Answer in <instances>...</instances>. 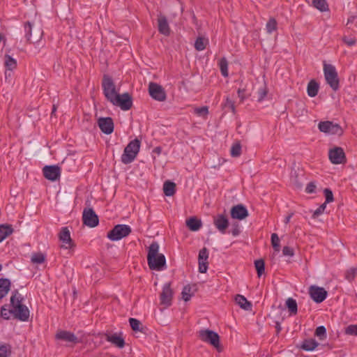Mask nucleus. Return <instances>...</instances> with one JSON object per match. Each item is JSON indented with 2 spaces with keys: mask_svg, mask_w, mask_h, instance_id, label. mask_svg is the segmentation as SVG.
I'll use <instances>...</instances> for the list:
<instances>
[{
  "mask_svg": "<svg viewBox=\"0 0 357 357\" xmlns=\"http://www.w3.org/2000/svg\"><path fill=\"white\" fill-rule=\"evenodd\" d=\"M147 261L151 270L162 271L166 267V259L163 254L159 252V245L152 243L149 249Z\"/></svg>",
  "mask_w": 357,
  "mask_h": 357,
  "instance_id": "f257e3e1",
  "label": "nucleus"
},
{
  "mask_svg": "<svg viewBox=\"0 0 357 357\" xmlns=\"http://www.w3.org/2000/svg\"><path fill=\"white\" fill-rule=\"evenodd\" d=\"M21 295L16 292L10 298L13 314L22 321H27L30 316L29 308L22 304Z\"/></svg>",
  "mask_w": 357,
  "mask_h": 357,
  "instance_id": "f03ea898",
  "label": "nucleus"
},
{
  "mask_svg": "<svg viewBox=\"0 0 357 357\" xmlns=\"http://www.w3.org/2000/svg\"><path fill=\"white\" fill-rule=\"evenodd\" d=\"M140 149V142L139 139H135L126 146L124 149L123 153L121 155V161L123 164H129L132 162L136 158Z\"/></svg>",
  "mask_w": 357,
  "mask_h": 357,
  "instance_id": "7ed1b4c3",
  "label": "nucleus"
},
{
  "mask_svg": "<svg viewBox=\"0 0 357 357\" xmlns=\"http://www.w3.org/2000/svg\"><path fill=\"white\" fill-rule=\"evenodd\" d=\"M131 231L132 229L129 225H116L107 233V237L112 241H117L128 236Z\"/></svg>",
  "mask_w": 357,
  "mask_h": 357,
  "instance_id": "20e7f679",
  "label": "nucleus"
},
{
  "mask_svg": "<svg viewBox=\"0 0 357 357\" xmlns=\"http://www.w3.org/2000/svg\"><path fill=\"white\" fill-rule=\"evenodd\" d=\"M102 88L107 100L112 103L113 100H115V98L119 93H117L115 85L110 77L104 76L102 80Z\"/></svg>",
  "mask_w": 357,
  "mask_h": 357,
  "instance_id": "39448f33",
  "label": "nucleus"
},
{
  "mask_svg": "<svg viewBox=\"0 0 357 357\" xmlns=\"http://www.w3.org/2000/svg\"><path fill=\"white\" fill-rule=\"evenodd\" d=\"M199 338L207 343L211 344L216 349L220 347V337L218 334L211 330H202L199 332Z\"/></svg>",
  "mask_w": 357,
  "mask_h": 357,
  "instance_id": "423d86ee",
  "label": "nucleus"
},
{
  "mask_svg": "<svg viewBox=\"0 0 357 357\" xmlns=\"http://www.w3.org/2000/svg\"><path fill=\"white\" fill-rule=\"evenodd\" d=\"M319 130L328 135H342L343 133L342 128L337 123L331 121H322L318 125Z\"/></svg>",
  "mask_w": 357,
  "mask_h": 357,
  "instance_id": "0eeeda50",
  "label": "nucleus"
},
{
  "mask_svg": "<svg viewBox=\"0 0 357 357\" xmlns=\"http://www.w3.org/2000/svg\"><path fill=\"white\" fill-rule=\"evenodd\" d=\"M324 77L326 83L331 87L333 91L339 89L340 77L335 68H324Z\"/></svg>",
  "mask_w": 357,
  "mask_h": 357,
  "instance_id": "6e6552de",
  "label": "nucleus"
},
{
  "mask_svg": "<svg viewBox=\"0 0 357 357\" xmlns=\"http://www.w3.org/2000/svg\"><path fill=\"white\" fill-rule=\"evenodd\" d=\"M173 295L174 291L171 288V283L165 284L160 294V304L165 308L169 307L172 305Z\"/></svg>",
  "mask_w": 357,
  "mask_h": 357,
  "instance_id": "1a4fd4ad",
  "label": "nucleus"
},
{
  "mask_svg": "<svg viewBox=\"0 0 357 357\" xmlns=\"http://www.w3.org/2000/svg\"><path fill=\"white\" fill-rule=\"evenodd\" d=\"M112 103L125 111L130 109L132 105V98L128 93L118 94Z\"/></svg>",
  "mask_w": 357,
  "mask_h": 357,
  "instance_id": "9d476101",
  "label": "nucleus"
},
{
  "mask_svg": "<svg viewBox=\"0 0 357 357\" xmlns=\"http://www.w3.org/2000/svg\"><path fill=\"white\" fill-rule=\"evenodd\" d=\"M149 92L151 98L158 101L162 102L166 99V93L164 89L156 83H149Z\"/></svg>",
  "mask_w": 357,
  "mask_h": 357,
  "instance_id": "9b49d317",
  "label": "nucleus"
},
{
  "mask_svg": "<svg viewBox=\"0 0 357 357\" xmlns=\"http://www.w3.org/2000/svg\"><path fill=\"white\" fill-rule=\"evenodd\" d=\"M34 24L30 22H27L24 24V32L25 37L28 41L34 42L39 40L43 36V31L40 28L34 31V36L32 34V29L33 28Z\"/></svg>",
  "mask_w": 357,
  "mask_h": 357,
  "instance_id": "f8f14e48",
  "label": "nucleus"
},
{
  "mask_svg": "<svg viewBox=\"0 0 357 357\" xmlns=\"http://www.w3.org/2000/svg\"><path fill=\"white\" fill-rule=\"evenodd\" d=\"M59 241L61 242V248L70 250L74 247V243L70 237V232L68 227H63L59 234Z\"/></svg>",
  "mask_w": 357,
  "mask_h": 357,
  "instance_id": "ddd939ff",
  "label": "nucleus"
},
{
  "mask_svg": "<svg viewBox=\"0 0 357 357\" xmlns=\"http://www.w3.org/2000/svg\"><path fill=\"white\" fill-rule=\"evenodd\" d=\"M82 220L84 224L89 227H94L98 224V218L91 208L84 210Z\"/></svg>",
  "mask_w": 357,
  "mask_h": 357,
  "instance_id": "4468645a",
  "label": "nucleus"
},
{
  "mask_svg": "<svg viewBox=\"0 0 357 357\" xmlns=\"http://www.w3.org/2000/svg\"><path fill=\"white\" fill-rule=\"evenodd\" d=\"M329 159L333 164H342L345 162V155L340 147H335L329 151Z\"/></svg>",
  "mask_w": 357,
  "mask_h": 357,
  "instance_id": "2eb2a0df",
  "label": "nucleus"
},
{
  "mask_svg": "<svg viewBox=\"0 0 357 357\" xmlns=\"http://www.w3.org/2000/svg\"><path fill=\"white\" fill-rule=\"evenodd\" d=\"M309 293L312 299L316 303H321L327 296V291L323 287L317 286H311Z\"/></svg>",
  "mask_w": 357,
  "mask_h": 357,
  "instance_id": "dca6fc26",
  "label": "nucleus"
},
{
  "mask_svg": "<svg viewBox=\"0 0 357 357\" xmlns=\"http://www.w3.org/2000/svg\"><path fill=\"white\" fill-rule=\"evenodd\" d=\"M43 174L47 179L54 181L60 177L61 169L56 165L45 166L43 168Z\"/></svg>",
  "mask_w": 357,
  "mask_h": 357,
  "instance_id": "f3484780",
  "label": "nucleus"
},
{
  "mask_svg": "<svg viewBox=\"0 0 357 357\" xmlns=\"http://www.w3.org/2000/svg\"><path fill=\"white\" fill-rule=\"evenodd\" d=\"M208 252L206 248L199 250L198 256L199 271L202 273H206L208 270Z\"/></svg>",
  "mask_w": 357,
  "mask_h": 357,
  "instance_id": "a211bd4d",
  "label": "nucleus"
},
{
  "mask_svg": "<svg viewBox=\"0 0 357 357\" xmlns=\"http://www.w3.org/2000/svg\"><path fill=\"white\" fill-rule=\"evenodd\" d=\"M57 340L75 344L79 342L78 338L72 333L66 331H59L55 335Z\"/></svg>",
  "mask_w": 357,
  "mask_h": 357,
  "instance_id": "6ab92c4d",
  "label": "nucleus"
},
{
  "mask_svg": "<svg viewBox=\"0 0 357 357\" xmlns=\"http://www.w3.org/2000/svg\"><path fill=\"white\" fill-rule=\"evenodd\" d=\"M98 123L102 132L107 135L111 134L114 130V123L110 117L100 118Z\"/></svg>",
  "mask_w": 357,
  "mask_h": 357,
  "instance_id": "aec40b11",
  "label": "nucleus"
},
{
  "mask_svg": "<svg viewBox=\"0 0 357 357\" xmlns=\"http://www.w3.org/2000/svg\"><path fill=\"white\" fill-rule=\"evenodd\" d=\"M231 216L234 219L243 220L248 216V211L241 204L234 206L231 209Z\"/></svg>",
  "mask_w": 357,
  "mask_h": 357,
  "instance_id": "412c9836",
  "label": "nucleus"
},
{
  "mask_svg": "<svg viewBox=\"0 0 357 357\" xmlns=\"http://www.w3.org/2000/svg\"><path fill=\"white\" fill-rule=\"evenodd\" d=\"M106 340L118 348H123L125 346V341L121 333H107Z\"/></svg>",
  "mask_w": 357,
  "mask_h": 357,
  "instance_id": "4be33fe9",
  "label": "nucleus"
},
{
  "mask_svg": "<svg viewBox=\"0 0 357 357\" xmlns=\"http://www.w3.org/2000/svg\"><path fill=\"white\" fill-rule=\"evenodd\" d=\"M213 223L216 228L222 234L225 233L229 226V221L225 215H218L214 218Z\"/></svg>",
  "mask_w": 357,
  "mask_h": 357,
  "instance_id": "5701e85b",
  "label": "nucleus"
},
{
  "mask_svg": "<svg viewBox=\"0 0 357 357\" xmlns=\"http://www.w3.org/2000/svg\"><path fill=\"white\" fill-rule=\"evenodd\" d=\"M195 285H185L181 292V298L185 301H189L196 292Z\"/></svg>",
  "mask_w": 357,
  "mask_h": 357,
  "instance_id": "b1692460",
  "label": "nucleus"
},
{
  "mask_svg": "<svg viewBox=\"0 0 357 357\" xmlns=\"http://www.w3.org/2000/svg\"><path fill=\"white\" fill-rule=\"evenodd\" d=\"M158 31L163 35L168 36L170 32L169 26L167 22V18L162 15H160L158 19Z\"/></svg>",
  "mask_w": 357,
  "mask_h": 357,
  "instance_id": "393cba45",
  "label": "nucleus"
},
{
  "mask_svg": "<svg viewBox=\"0 0 357 357\" xmlns=\"http://www.w3.org/2000/svg\"><path fill=\"white\" fill-rule=\"evenodd\" d=\"M185 224L188 229L192 231H198L202 226V220L196 217L188 218L186 220Z\"/></svg>",
  "mask_w": 357,
  "mask_h": 357,
  "instance_id": "a878e982",
  "label": "nucleus"
},
{
  "mask_svg": "<svg viewBox=\"0 0 357 357\" xmlns=\"http://www.w3.org/2000/svg\"><path fill=\"white\" fill-rule=\"evenodd\" d=\"M235 302L238 304L241 308L245 310H251L252 304L249 302L245 296L238 294L235 296Z\"/></svg>",
  "mask_w": 357,
  "mask_h": 357,
  "instance_id": "bb28decb",
  "label": "nucleus"
},
{
  "mask_svg": "<svg viewBox=\"0 0 357 357\" xmlns=\"http://www.w3.org/2000/svg\"><path fill=\"white\" fill-rule=\"evenodd\" d=\"M163 192L166 196H173L176 192V184L170 181H167L163 184Z\"/></svg>",
  "mask_w": 357,
  "mask_h": 357,
  "instance_id": "cd10ccee",
  "label": "nucleus"
},
{
  "mask_svg": "<svg viewBox=\"0 0 357 357\" xmlns=\"http://www.w3.org/2000/svg\"><path fill=\"white\" fill-rule=\"evenodd\" d=\"M286 306L290 315H295L298 312V306L296 300L292 298H288L286 301Z\"/></svg>",
  "mask_w": 357,
  "mask_h": 357,
  "instance_id": "c85d7f7f",
  "label": "nucleus"
},
{
  "mask_svg": "<svg viewBox=\"0 0 357 357\" xmlns=\"http://www.w3.org/2000/svg\"><path fill=\"white\" fill-rule=\"evenodd\" d=\"M319 343L314 339H307L303 341L301 348L305 351H313L315 349Z\"/></svg>",
  "mask_w": 357,
  "mask_h": 357,
  "instance_id": "c756f323",
  "label": "nucleus"
},
{
  "mask_svg": "<svg viewBox=\"0 0 357 357\" xmlns=\"http://www.w3.org/2000/svg\"><path fill=\"white\" fill-rule=\"evenodd\" d=\"M10 282L8 279L0 280V298L4 297L10 290Z\"/></svg>",
  "mask_w": 357,
  "mask_h": 357,
  "instance_id": "7c9ffc66",
  "label": "nucleus"
},
{
  "mask_svg": "<svg viewBox=\"0 0 357 357\" xmlns=\"http://www.w3.org/2000/svg\"><path fill=\"white\" fill-rule=\"evenodd\" d=\"M307 91L309 96H316L319 91V84L314 80H311L307 84Z\"/></svg>",
  "mask_w": 357,
  "mask_h": 357,
  "instance_id": "2f4dec72",
  "label": "nucleus"
},
{
  "mask_svg": "<svg viewBox=\"0 0 357 357\" xmlns=\"http://www.w3.org/2000/svg\"><path fill=\"white\" fill-rule=\"evenodd\" d=\"M268 88L266 83L264 82L258 88L257 91V100L259 102L262 101L268 93Z\"/></svg>",
  "mask_w": 357,
  "mask_h": 357,
  "instance_id": "473e14b6",
  "label": "nucleus"
},
{
  "mask_svg": "<svg viewBox=\"0 0 357 357\" xmlns=\"http://www.w3.org/2000/svg\"><path fill=\"white\" fill-rule=\"evenodd\" d=\"M312 4L314 8H316L321 12H325L328 10V5L326 0H313Z\"/></svg>",
  "mask_w": 357,
  "mask_h": 357,
  "instance_id": "72a5a7b5",
  "label": "nucleus"
},
{
  "mask_svg": "<svg viewBox=\"0 0 357 357\" xmlns=\"http://www.w3.org/2000/svg\"><path fill=\"white\" fill-rule=\"evenodd\" d=\"M11 354V347L6 343H0V357H9Z\"/></svg>",
  "mask_w": 357,
  "mask_h": 357,
  "instance_id": "f704fd0d",
  "label": "nucleus"
},
{
  "mask_svg": "<svg viewBox=\"0 0 357 357\" xmlns=\"http://www.w3.org/2000/svg\"><path fill=\"white\" fill-rule=\"evenodd\" d=\"M13 229L9 226L0 225V242L12 234Z\"/></svg>",
  "mask_w": 357,
  "mask_h": 357,
  "instance_id": "c9c22d12",
  "label": "nucleus"
},
{
  "mask_svg": "<svg viewBox=\"0 0 357 357\" xmlns=\"http://www.w3.org/2000/svg\"><path fill=\"white\" fill-rule=\"evenodd\" d=\"M31 261L33 264H43L45 261V255L41 252L33 253L31 256Z\"/></svg>",
  "mask_w": 357,
  "mask_h": 357,
  "instance_id": "e433bc0d",
  "label": "nucleus"
},
{
  "mask_svg": "<svg viewBox=\"0 0 357 357\" xmlns=\"http://www.w3.org/2000/svg\"><path fill=\"white\" fill-rule=\"evenodd\" d=\"M231 155L232 157H238L241 154V145L239 142L234 143L231 147Z\"/></svg>",
  "mask_w": 357,
  "mask_h": 357,
  "instance_id": "4c0bfd02",
  "label": "nucleus"
},
{
  "mask_svg": "<svg viewBox=\"0 0 357 357\" xmlns=\"http://www.w3.org/2000/svg\"><path fill=\"white\" fill-rule=\"evenodd\" d=\"M208 43V40L199 37L195 43V47L198 51L204 50L206 47V44Z\"/></svg>",
  "mask_w": 357,
  "mask_h": 357,
  "instance_id": "58836bf2",
  "label": "nucleus"
},
{
  "mask_svg": "<svg viewBox=\"0 0 357 357\" xmlns=\"http://www.w3.org/2000/svg\"><path fill=\"white\" fill-rule=\"evenodd\" d=\"M255 266L257 270L258 277H260L265 271V265L263 259H257L255 261Z\"/></svg>",
  "mask_w": 357,
  "mask_h": 357,
  "instance_id": "ea45409f",
  "label": "nucleus"
},
{
  "mask_svg": "<svg viewBox=\"0 0 357 357\" xmlns=\"http://www.w3.org/2000/svg\"><path fill=\"white\" fill-rule=\"evenodd\" d=\"M271 245L276 252L280 250V238L277 234H272L271 235Z\"/></svg>",
  "mask_w": 357,
  "mask_h": 357,
  "instance_id": "a19ab883",
  "label": "nucleus"
},
{
  "mask_svg": "<svg viewBox=\"0 0 357 357\" xmlns=\"http://www.w3.org/2000/svg\"><path fill=\"white\" fill-rule=\"evenodd\" d=\"M194 112L197 116L206 119L208 114V107L207 106L195 107L194 109Z\"/></svg>",
  "mask_w": 357,
  "mask_h": 357,
  "instance_id": "79ce46f5",
  "label": "nucleus"
},
{
  "mask_svg": "<svg viewBox=\"0 0 357 357\" xmlns=\"http://www.w3.org/2000/svg\"><path fill=\"white\" fill-rule=\"evenodd\" d=\"M266 29L269 34L277 29V22L274 18H271L266 23Z\"/></svg>",
  "mask_w": 357,
  "mask_h": 357,
  "instance_id": "37998d69",
  "label": "nucleus"
},
{
  "mask_svg": "<svg viewBox=\"0 0 357 357\" xmlns=\"http://www.w3.org/2000/svg\"><path fill=\"white\" fill-rule=\"evenodd\" d=\"M357 275V268L356 267H351L347 270L345 273V278L349 281L351 282L354 280Z\"/></svg>",
  "mask_w": 357,
  "mask_h": 357,
  "instance_id": "c03bdc74",
  "label": "nucleus"
},
{
  "mask_svg": "<svg viewBox=\"0 0 357 357\" xmlns=\"http://www.w3.org/2000/svg\"><path fill=\"white\" fill-rule=\"evenodd\" d=\"M4 64L6 67H12L17 65V60L11 56L6 54L4 57Z\"/></svg>",
  "mask_w": 357,
  "mask_h": 357,
  "instance_id": "a18cd8bd",
  "label": "nucleus"
},
{
  "mask_svg": "<svg viewBox=\"0 0 357 357\" xmlns=\"http://www.w3.org/2000/svg\"><path fill=\"white\" fill-rule=\"evenodd\" d=\"M315 335L319 338V340H324L326 337V331L325 327L322 326L317 327L315 331Z\"/></svg>",
  "mask_w": 357,
  "mask_h": 357,
  "instance_id": "49530a36",
  "label": "nucleus"
},
{
  "mask_svg": "<svg viewBox=\"0 0 357 357\" xmlns=\"http://www.w3.org/2000/svg\"><path fill=\"white\" fill-rule=\"evenodd\" d=\"M129 322H130V326L133 331H140L139 326L141 325V323L139 320L134 319V318H130L129 319Z\"/></svg>",
  "mask_w": 357,
  "mask_h": 357,
  "instance_id": "de8ad7c7",
  "label": "nucleus"
},
{
  "mask_svg": "<svg viewBox=\"0 0 357 357\" xmlns=\"http://www.w3.org/2000/svg\"><path fill=\"white\" fill-rule=\"evenodd\" d=\"M345 333L349 335L357 336V324L349 325L345 328Z\"/></svg>",
  "mask_w": 357,
  "mask_h": 357,
  "instance_id": "09e8293b",
  "label": "nucleus"
},
{
  "mask_svg": "<svg viewBox=\"0 0 357 357\" xmlns=\"http://www.w3.org/2000/svg\"><path fill=\"white\" fill-rule=\"evenodd\" d=\"M324 192L326 197V202L324 203H326L327 204L328 203L333 202V195L331 190L326 188L324 189Z\"/></svg>",
  "mask_w": 357,
  "mask_h": 357,
  "instance_id": "8fccbe9b",
  "label": "nucleus"
},
{
  "mask_svg": "<svg viewBox=\"0 0 357 357\" xmlns=\"http://www.w3.org/2000/svg\"><path fill=\"white\" fill-rule=\"evenodd\" d=\"M326 208V203L322 204L317 210L313 213L312 217L314 218H317L319 215L322 214Z\"/></svg>",
  "mask_w": 357,
  "mask_h": 357,
  "instance_id": "3c124183",
  "label": "nucleus"
},
{
  "mask_svg": "<svg viewBox=\"0 0 357 357\" xmlns=\"http://www.w3.org/2000/svg\"><path fill=\"white\" fill-rule=\"evenodd\" d=\"M225 108H229L233 113H235V106L234 102L229 98H226V101L224 104Z\"/></svg>",
  "mask_w": 357,
  "mask_h": 357,
  "instance_id": "603ef678",
  "label": "nucleus"
},
{
  "mask_svg": "<svg viewBox=\"0 0 357 357\" xmlns=\"http://www.w3.org/2000/svg\"><path fill=\"white\" fill-rule=\"evenodd\" d=\"M282 254L284 256L293 257L294 255V250L291 247L284 246L282 249Z\"/></svg>",
  "mask_w": 357,
  "mask_h": 357,
  "instance_id": "864d4df0",
  "label": "nucleus"
},
{
  "mask_svg": "<svg viewBox=\"0 0 357 357\" xmlns=\"http://www.w3.org/2000/svg\"><path fill=\"white\" fill-rule=\"evenodd\" d=\"M11 314H13L12 309L8 310L5 307H2L1 310V314L3 318H4L5 319H8Z\"/></svg>",
  "mask_w": 357,
  "mask_h": 357,
  "instance_id": "5fc2aeb1",
  "label": "nucleus"
},
{
  "mask_svg": "<svg viewBox=\"0 0 357 357\" xmlns=\"http://www.w3.org/2000/svg\"><path fill=\"white\" fill-rule=\"evenodd\" d=\"M316 188V184L314 182H310L307 185L305 191L307 193H313L315 192Z\"/></svg>",
  "mask_w": 357,
  "mask_h": 357,
  "instance_id": "6e6d98bb",
  "label": "nucleus"
},
{
  "mask_svg": "<svg viewBox=\"0 0 357 357\" xmlns=\"http://www.w3.org/2000/svg\"><path fill=\"white\" fill-rule=\"evenodd\" d=\"M344 42L348 45V46H352L356 43V40L352 38H344Z\"/></svg>",
  "mask_w": 357,
  "mask_h": 357,
  "instance_id": "4d7b16f0",
  "label": "nucleus"
},
{
  "mask_svg": "<svg viewBox=\"0 0 357 357\" xmlns=\"http://www.w3.org/2000/svg\"><path fill=\"white\" fill-rule=\"evenodd\" d=\"M238 96L240 98L241 101L243 102L246 98V96L245 95V89H239L238 90Z\"/></svg>",
  "mask_w": 357,
  "mask_h": 357,
  "instance_id": "13d9d810",
  "label": "nucleus"
},
{
  "mask_svg": "<svg viewBox=\"0 0 357 357\" xmlns=\"http://www.w3.org/2000/svg\"><path fill=\"white\" fill-rule=\"evenodd\" d=\"M219 67H227L228 63L225 58H221L218 63Z\"/></svg>",
  "mask_w": 357,
  "mask_h": 357,
  "instance_id": "bf43d9fd",
  "label": "nucleus"
},
{
  "mask_svg": "<svg viewBox=\"0 0 357 357\" xmlns=\"http://www.w3.org/2000/svg\"><path fill=\"white\" fill-rule=\"evenodd\" d=\"M161 151H162V149L160 146H157V147L154 148L153 150V153H154L157 155H160L161 153Z\"/></svg>",
  "mask_w": 357,
  "mask_h": 357,
  "instance_id": "052dcab7",
  "label": "nucleus"
},
{
  "mask_svg": "<svg viewBox=\"0 0 357 357\" xmlns=\"http://www.w3.org/2000/svg\"><path fill=\"white\" fill-rule=\"evenodd\" d=\"M228 68H220V71H221V74L224 76V77H227L228 76Z\"/></svg>",
  "mask_w": 357,
  "mask_h": 357,
  "instance_id": "680f3d73",
  "label": "nucleus"
},
{
  "mask_svg": "<svg viewBox=\"0 0 357 357\" xmlns=\"http://www.w3.org/2000/svg\"><path fill=\"white\" fill-rule=\"evenodd\" d=\"M239 232H240V231H239V229H238V227H236V228H234V229L232 230V234H233L234 236H237V235H238V234H239Z\"/></svg>",
  "mask_w": 357,
  "mask_h": 357,
  "instance_id": "e2e57ef3",
  "label": "nucleus"
},
{
  "mask_svg": "<svg viewBox=\"0 0 357 357\" xmlns=\"http://www.w3.org/2000/svg\"><path fill=\"white\" fill-rule=\"evenodd\" d=\"M292 215H293V213H291L290 215H289L288 216L286 217L285 220H284L286 224L289 222Z\"/></svg>",
  "mask_w": 357,
  "mask_h": 357,
  "instance_id": "0e129e2a",
  "label": "nucleus"
},
{
  "mask_svg": "<svg viewBox=\"0 0 357 357\" xmlns=\"http://www.w3.org/2000/svg\"><path fill=\"white\" fill-rule=\"evenodd\" d=\"M276 328H277L278 332H279L281 330V326L279 323L276 324Z\"/></svg>",
  "mask_w": 357,
  "mask_h": 357,
  "instance_id": "69168bd1",
  "label": "nucleus"
},
{
  "mask_svg": "<svg viewBox=\"0 0 357 357\" xmlns=\"http://www.w3.org/2000/svg\"><path fill=\"white\" fill-rule=\"evenodd\" d=\"M56 105H53V108H52V114H54V112H56Z\"/></svg>",
  "mask_w": 357,
  "mask_h": 357,
  "instance_id": "338daca9",
  "label": "nucleus"
},
{
  "mask_svg": "<svg viewBox=\"0 0 357 357\" xmlns=\"http://www.w3.org/2000/svg\"><path fill=\"white\" fill-rule=\"evenodd\" d=\"M11 68H8V70L5 72V74L7 75L8 73V75H10Z\"/></svg>",
  "mask_w": 357,
  "mask_h": 357,
  "instance_id": "774afa93",
  "label": "nucleus"
}]
</instances>
